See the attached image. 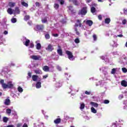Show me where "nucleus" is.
Wrapping results in <instances>:
<instances>
[{"instance_id":"obj_24","label":"nucleus","mask_w":127,"mask_h":127,"mask_svg":"<svg viewBox=\"0 0 127 127\" xmlns=\"http://www.w3.org/2000/svg\"><path fill=\"white\" fill-rule=\"evenodd\" d=\"M121 85H122V86H123L124 87H127V82L126 80H123L121 82Z\"/></svg>"},{"instance_id":"obj_43","label":"nucleus","mask_w":127,"mask_h":127,"mask_svg":"<svg viewBox=\"0 0 127 127\" xmlns=\"http://www.w3.org/2000/svg\"><path fill=\"white\" fill-rule=\"evenodd\" d=\"M54 7L56 8V9H57L59 8V4L58 3H55L54 4Z\"/></svg>"},{"instance_id":"obj_62","label":"nucleus","mask_w":127,"mask_h":127,"mask_svg":"<svg viewBox=\"0 0 127 127\" xmlns=\"http://www.w3.org/2000/svg\"><path fill=\"white\" fill-rule=\"evenodd\" d=\"M122 22L123 24H126V23H127V20L126 19H124L123 20Z\"/></svg>"},{"instance_id":"obj_2","label":"nucleus","mask_w":127,"mask_h":127,"mask_svg":"<svg viewBox=\"0 0 127 127\" xmlns=\"http://www.w3.org/2000/svg\"><path fill=\"white\" fill-rule=\"evenodd\" d=\"M65 54L68 56V59L70 60V61H74L75 60V57L73 56V53L69 51H66Z\"/></svg>"},{"instance_id":"obj_1","label":"nucleus","mask_w":127,"mask_h":127,"mask_svg":"<svg viewBox=\"0 0 127 127\" xmlns=\"http://www.w3.org/2000/svg\"><path fill=\"white\" fill-rule=\"evenodd\" d=\"M23 43L25 46L28 47L29 48H34V44L33 43H30V40L27 39L26 37L23 38Z\"/></svg>"},{"instance_id":"obj_19","label":"nucleus","mask_w":127,"mask_h":127,"mask_svg":"<svg viewBox=\"0 0 127 127\" xmlns=\"http://www.w3.org/2000/svg\"><path fill=\"white\" fill-rule=\"evenodd\" d=\"M61 122V119L60 118H58L55 120H54V123L56 124V125L58 124H60Z\"/></svg>"},{"instance_id":"obj_5","label":"nucleus","mask_w":127,"mask_h":127,"mask_svg":"<svg viewBox=\"0 0 127 127\" xmlns=\"http://www.w3.org/2000/svg\"><path fill=\"white\" fill-rule=\"evenodd\" d=\"M86 13H87V8H86V7H84L79 12V14H81V15H85Z\"/></svg>"},{"instance_id":"obj_10","label":"nucleus","mask_w":127,"mask_h":127,"mask_svg":"<svg viewBox=\"0 0 127 127\" xmlns=\"http://www.w3.org/2000/svg\"><path fill=\"white\" fill-rule=\"evenodd\" d=\"M7 85L8 89H11V88H13V83H12V81L8 82Z\"/></svg>"},{"instance_id":"obj_17","label":"nucleus","mask_w":127,"mask_h":127,"mask_svg":"<svg viewBox=\"0 0 127 127\" xmlns=\"http://www.w3.org/2000/svg\"><path fill=\"white\" fill-rule=\"evenodd\" d=\"M32 79L33 81H34V82H36V81L38 80V76L36 75H33L32 76Z\"/></svg>"},{"instance_id":"obj_14","label":"nucleus","mask_w":127,"mask_h":127,"mask_svg":"<svg viewBox=\"0 0 127 127\" xmlns=\"http://www.w3.org/2000/svg\"><path fill=\"white\" fill-rule=\"evenodd\" d=\"M70 2H72L75 5H79L80 3L78 2L77 0H68Z\"/></svg>"},{"instance_id":"obj_20","label":"nucleus","mask_w":127,"mask_h":127,"mask_svg":"<svg viewBox=\"0 0 127 127\" xmlns=\"http://www.w3.org/2000/svg\"><path fill=\"white\" fill-rule=\"evenodd\" d=\"M8 13L9 14H12V13H14V10H12V9L11 8H9L7 10Z\"/></svg>"},{"instance_id":"obj_21","label":"nucleus","mask_w":127,"mask_h":127,"mask_svg":"<svg viewBox=\"0 0 127 127\" xmlns=\"http://www.w3.org/2000/svg\"><path fill=\"white\" fill-rule=\"evenodd\" d=\"M4 104L6 106H8L10 104V100L8 99H6L5 100Z\"/></svg>"},{"instance_id":"obj_44","label":"nucleus","mask_w":127,"mask_h":127,"mask_svg":"<svg viewBox=\"0 0 127 127\" xmlns=\"http://www.w3.org/2000/svg\"><path fill=\"white\" fill-rule=\"evenodd\" d=\"M101 59H102V60H105V61H107V59H108V58L106 56V57L102 56L101 57Z\"/></svg>"},{"instance_id":"obj_56","label":"nucleus","mask_w":127,"mask_h":127,"mask_svg":"<svg viewBox=\"0 0 127 127\" xmlns=\"http://www.w3.org/2000/svg\"><path fill=\"white\" fill-rule=\"evenodd\" d=\"M35 5H36V6H38V7H39L40 5V3L38 2H36L35 3Z\"/></svg>"},{"instance_id":"obj_18","label":"nucleus","mask_w":127,"mask_h":127,"mask_svg":"<svg viewBox=\"0 0 127 127\" xmlns=\"http://www.w3.org/2000/svg\"><path fill=\"white\" fill-rule=\"evenodd\" d=\"M75 26H79V27H81L82 26V23H81V20H77L76 23L75 24Z\"/></svg>"},{"instance_id":"obj_53","label":"nucleus","mask_w":127,"mask_h":127,"mask_svg":"<svg viewBox=\"0 0 127 127\" xmlns=\"http://www.w3.org/2000/svg\"><path fill=\"white\" fill-rule=\"evenodd\" d=\"M85 94L86 95H91V91H86L85 92Z\"/></svg>"},{"instance_id":"obj_58","label":"nucleus","mask_w":127,"mask_h":127,"mask_svg":"<svg viewBox=\"0 0 127 127\" xmlns=\"http://www.w3.org/2000/svg\"><path fill=\"white\" fill-rule=\"evenodd\" d=\"M123 98H124L123 95H121L119 96V99H120V100H121V99H123Z\"/></svg>"},{"instance_id":"obj_12","label":"nucleus","mask_w":127,"mask_h":127,"mask_svg":"<svg viewBox=\"0 0 127 127\" xmlns=\"http://www.w3.org/2000/svg\"><path fill=\"white\" fill-rule=\"evenodd\" d=\"M40 81H41V79H40L39 81L37 82L36 84V88H37V89H40V88H41V82Z\"/></svg>"},{"instance_id":"obj_34","label":"nucleus","mask_w":127,"mask_h":127,"mask_svg":"<svg viewBox=\"0 0 127 127\" xmlns=\"http://www.w3.org/2000/svg\"><path fill=\"white\" fill-rule=\"evenodd\" d=\"M17 90H18V92H19V93H22L23 92V89L20 86H19L18 87Z\"/></svg>"},{"instance_id":"obj_4","label":"nucleus","mask_w":127,"mask_h":127,"mask_svg":"<svg viewBox=\"0 0 127 127\" xmlns=\"http://www.w3.org/2000/svg\"><path fill=\"white\" fill-rule=\"evenodd\" d=\"M8 72H9V70H8V68H7V67H5L2 69L1 74L3 76H4L5 75H6V74H7Z\"/></svg>"},{"instance_id":"obj_41","label":"nucleus","mask_w":127,"mask_h":127,"mask_svg":"<svg viewBox=\"0 0 127 127\" xmlns=\"http://www.w3.org/2000/svg\"><path fill=\"white\" fill-rule=\"evenodd\" d=\"M75 33L76 34H77V35H79L80 34V32H79V30L77 28H75Z\"/></svg>"},{"instance_id":"obj_61","label":"nucleus","mask_w":127,"mask_h":127,"mask_svg":"<svg viewBox=\"0 0 127 127\" xmlns=\"http://www.w3.org/2000/svg\"><path fill=\"white\" fill-rule=\"evenodd\" d=\"M22 126V124H21V123H19V124H18L17 125V127H20Z\"/></svg>"},{"instance_id":"obj_48","label":"nucleus","mask_w":127,"mask_h":127,"mask_svg":"<svg viewBox=\"0 0 127 127\" xmlns=\"http://www.w3.org/2000/svg\"><path fill=\"white\" fill-rule=\"evenodd\" d=\"M111 46H112V47H115V46H116V43L115 42H112L111 43Z\"/></svg>"},{"instance_id":"obj_7","label":"nucleus","mask_w":127,"mask_h":127,"mask_svg":"<svg viewBox=\"0 0 127 127\" xmlns=\"http://www.w3.org/2000/svg\"><path fill=\"white\" fill-rule=\"evenodd\" d=\"M57 53L60 55V56H62L63 55V51H62V49L60 46H58Z\"/></svg>"},{"instance_id":"obj_60","label":"nucleus","mask_w":127,"mask_h":127,"mask_svg":"<svg viewBox=\"0 0 127 127\" xmlns=\"http://www.w3.org/2000/svg\"><path fill=\"white\" fill-rule=\"evenodd\" d=\"M31 75H32L31 72H29L28 73V76L29 77V78H31Z\"/></svg>"},{"instance_id":"obj_57","label":"nucleus","mask_w":127,"mask_h":127,"mask_svg":"<svg viewBox=\"0 0 127 127\" xmlns=\"http://www.w3.org/2000/svg\"><path fill=\"white\" fill-rule=\"evenodd\" d=\"M48 77V74H46L45 75L43 76V79H46Z\"/></svg>"},{"instance_id":"obj_38","label":"nucleus","mask_w":127,"mask_h":127,"mask_svg":"<svg viewBox=\"0 0 127 127\" xmlns=\"http://www.w3.org/2000/svg\"><path fill=\"white\" fill-rule=\"evenodd\" d=\"M8 121V119L6 117H4L3 118V122H4V123H7V121Z\"/></svg>"},{"instance_id":"obj_45","label":"nucleus","mask_w":127,"mask_h":127,"mask_svg":"<svg viewBox=\"0 0 127 127\" xmlns=\"http://www.w3.org/2000/svg\"><path fill=\"white\" fill-rule=\"evenodd\" d=\"M122 71L123 73H127V69L126 67H123L122 68Z\"/></svg>"},{"instance_id":"obj_25","label":"nucleus","mask_w":127,"mask_h":127,"mask_svg":"<svg viewBox=\"0 0 127 127\" xmlns=\"http://www.w3.org/2000/svg\"><path fill=\"white\" fill-rule=\"evenodd\" d=\"M117 70H118V68H113L111 72V74L115 75Z\"/></svg>"},{"instance_id":"obj_23","label":"nucleus","mask_w":127,"mask_h":127,"mask_svg":"<svg viewBox=\"0 0 127 127\" xmlns=\"http://www.w3.org/2000/svg\"><path fill=\"white\" fill-rule=\"evenodd\" d=\"M34 72L36 74H42V71H41V70L39 69L34 70Z\"/></svg>"},{"instance_id":"obj_51","label":"nucleus","mask_w":127,"mask_h":127,"mask_svg":"<svg viewBox=\"0 0 127 127\" xmlns=\"http://www.w3.org/2000/svg\"><path fill=\"white\" fill-rule=\"evenodd\" d=\"M59 1L60 2L61 4H64V2H65L64 0H59Z\"/></svg>"},{"instance_id":"obj_42","label":"nucleus","mask_w":127,"mask_h":127,"mask_svg":"<svg viewBox=\"0 0 127 127\" xmlns=\"http://www.w3.org/2000/svg\"><path fill=\"white\" fill-rule=\"evenodd\" d=\"M93 38L94 40V41H97V35L96 34H93Z\"/></svg>"},{"instance_id":"obj_22","label":"nucleus","mask_w":127,"mask_h":127,"mask_svg":"<svg viewBox=\"0 0 127 127\" xmlns=\"http://www.w3.org/2000/svg\"><path fill=\"white\" fill-rule=\"evenodd\" d=\"M80 109L81 111H83V109H85V104L84 103H80Z\"/></svg>"},{"instance_id":"obj_27","label":"nucleus","mask_w":127,"mask_h":127,"mask_svg":"<svg viewBox=\"0 0 127 127\" xmlns=\"http://www.w3.org/2000/svg\"><path fill=\"white\" fill-rule=\"evenodd\" d=\"M105 22L106 24H109L111 22V19L110 18H107L105 19Z\"/></svg>"},{"instance_id":"obj_54","label":"nucleus","mask_w":127,"mask_h":127,"mask_svg":"<svg viewBox=\"0 0 127 127\" xmlns=\"http://www.w3.org/2000/svg\"><path fill=\"white\" fill-rule=\"evenodd\" d=\"M96 116H97L98 118H101V117H102V114L101 113H98L96 114Z\"/></svg>"},{"instance_id":"obj_47","label":"nucleus","mask_w":127,"mask_h":127,"mask_svg":"<svg viewBox=\"0 0 127 127\" xmlns=\"http://www.w3.org/2000/svg\"><path fill=\"white\" fill-rule=\"evenodd\" d=\"M68 9H69V10H70V11H71V12H73V7H72V6H69L68 7Z\"/></svg>"},{"instance_id":"obj_46","label":"nucleus","mask_w":127,"mask_h":127,"mask_svg":"<svg viewBox=\"0 0 127 127\" xmlns=\"http://www.w3.org/2000/svg\"><path fill=\"white\" fill-rule=\"evenodd\" d=\"M29 18H30L29 15H26L24 17V20H28Z\"/></svg>"},{"instance_id":"obj_26","label":"nucleus","mask_w":127,"mask_h":127,"mask_svg":"<svg viewBox=\"0 0 127 127\" xmlns=\"http://www.w3.org/2000/svg\"><path fill=\"white\" fill-rule=\"evenodd\" d=\"M19 9L18 7H16L15 8V10H14V14H15L16 13H17L18 14H19Z\"/></svg>"},{"instance_id":"obj_32","label":"nucleus","mask_w":127,"mask_h":127,"mask_svg":"<svg viewBox=\"0 0 127 127\" xmlns=\"http://www.w3.org/2000/svg\"><path fill=\"white\" fill-rule=\"evenodd\" d=\"M21 4L23 5V6H25L26 7H27L28 6V4L27 3L24 2V1H22L21 2Z\"/></svg>"},{"instance_id":"obj_31","label":"nucleus","mask_w":127,"mask_h":127,"mask_svg":"<svg viewBox=\"0 0 127 127\" xmlns=\"http://www.w3.org/2000/svg\"><path fill=\"white\" fill-rule=\"evenodd\" d=\"M91 12L92 13H94V12H96V8H95V7L92 6L91 8Z\"/></svg>"},{"instance_id":"obj_6","label":"nucleus","mask_w":127,"mask_h":127,"mask_svg":"<svg viewBox=\"0 0 127 127\" xmlns=\"http://www.w3.org/2000/svg\"><path fill=\"white\" fill-rule=\"evenodd\" d=\"M0 84L1 85L2 88H3V89H7V84H6V83H4V80H0Z\"/></svg>"},{"instance_id":"obj_13","label":"nucleus","mask_w":127,"mask_h":127,"mask_svg":"<svg viewBox=\"0 0 127 127\" xmlns=\"http://www.w3.org/2000/svg\"><path fill=\"white\" fill-rule=\"evenodd\" d=\"M36 49L37 50H40V49H41V44L38 43V42L37 41L36 42Z\"/></svg>"},{"instance_id":"obj_28","label":"nucleus","mask_w":127,"mask_h":127,"mask_svg":"<svg viewBox=\"0 0 127 127\" xmlns=\"http://www.w3.org/2000/svg\"><path fill=\"white\" fill-rule=\"evenodd\" d=\"M91 113H93V114H97V110H96L95 108L93 107H91Z\"/></svg>"},{"instance_id":"obj_40","label":"nucleus","mask_w":127,"mask_h":127,"mask_svg":"<svg viewBox=\"0 0 127 127\" xmlns=\"http://www.w3.org/2000/svg\"><path fill=\"white\" fill-rule=\"evenodd\" d=\"M62 86V84L58 82L56 84V87H57L58 88H60V87H61Z\"/></svg>"},{"instance_id":"obj_36","label":"nucleus","mask_w":127,"mask_h":127,"mask_svg":"<svg viewBox=\"0 0 127 127\" xmlns=\"http://www.w3.org/2000/svg\"><path fill=\"white\" fill-rule=\"evenodd\" d=\"M2 40V32H0V44Z\"/></svg>"},{"instance_id":"obj_29","label":"nucleus","mask_w":127,"mask_h":127,"mask_svg":"<svg viewBox=\"0 0 127 127\" xmlns=\"http://www.w3.org/2000/svg\"><path fill=\"white\" fill-rule=\"evenodd\" d=\"M15 5V3L13 2H9V6L10 7H13Z\"/></svg>"},{"instance_id":"obj_37","label":"nucleus","mask_w":127,"mask_h":127,"mask_svg":"<svg viewBox=\"0 0 127 127\" xmlns=\"http://www.w3.org/2000/svg\"><path fill=\"white\" fill-rule=\"evenodd\" d=\"M75 43L78 44V43H80V39L79 38H76L74 40Z\"/></svg>"},{"instance_id":"obj_11","label":"nucleus","mask_w":127,"mask_h":127,"mask_svg":"<svg viewBox=\"0 0 127 127\" xmlns=\"http://www.w3.org/2000/svg\"><path fill=\"white\" fill-rule=\"evenodd\" d=\"M44 26L43 25H38L36 26V29L38 30H43Z\"/></svg>"},{"instance_id":"obj_50","label":"nucleus","mask_w":127,"mask_h":127,"mask_svg":"<svg viewBox=\"0 0 127 127\" xmlns=\"http://www.w3.org/2000/svg\"><path fill=\"white\" fill-rule=\"evenodd\" d=\"M57 69L59 70V71H61L62 70V68L60 67V66L59 65H57Z\"/></svg>"},{"instance_id":"obj_35","label":"nucleus","mask_w":127,"mask_h":127,"mask_svg":"<svg viewBox=\"0 0 127 127\" xmlns=\"http://www.w3.org/2000/svg\"><path fill=\"white\" fill-rule=\"evenodd\" d=\"M16 21H17V20H16V18H12L11 19V22H12V23H15V22H16Z\"/></svg>"},{"instance_id":"obj_64","label":"nucleus","mask_w":127,"mask_h":127,"mask_svg":"<svg viewBox=\"0 0 127 127\" xmlns=\"http://www.w3.org/2000/svg\"><path fill=\"white\" fill-rule=\"evenodd\" d=\"M124 12L125 14H127V9H124Z\"/></svg>"},{"instance_id":"obj_59","label":"nucleus","mask_w":127,"mask_h":127,"mask_svg":"<svg viewBox=\"0 0 127 127\" xmlns=\"http://www.w3.org/2000/svg\"><path fill=\"white\" fill-rule=\"evenodd\" d=\"M102 15H98V19H99L100 20H102Z\"/></svg>"},{"instance_id":"obj_9","label":"nucleus","mask_w":127,"mask_h":127,"mask_svg":"<svg viewBox=\"0 0 127 127\" xmlns=\"http://www.w3.org/2000/svg\"><path fill=\"white\" fill-rule=\"evenodd\" d=\"M85 22H86V24L89 25V26H92V25H93V21L91 20H87V21L84 20L83 23H85Z\"/></svg>"},{"instance_id":"obj_33","label":"nucleus","mask_w":127,"mask_h":127,"mask_svg":"<svg viewBox=\"0 0 127 127\" xmlns=\"http://www.w3.org/2000/svg\"><path fill=\"white\" fill-rule=\"evenodd\" d=\"M120 35H118L117 36H116V37L122 38V37H123V36H124L123 35V31H120Z\"/></svg>"},{"instance_id":"obj_16","label":"nucleus","mask_w":127,"mask_h":127,"mask_svg":"<svg viewBox=\"0 0 127 127\" xmlns=\"http://www.w3.org/2000/svg\"><path fill=\"white\" fill-rule=\"evenodd\" d=\"M49 69L50 68L47 65H45L43 67V70L45 72H49Z\"/></svg>"},{"instance_id":"obj_49","label":"nucleus","mask_w":127,"mask_h":127,"mask_svg":"<svg viewBox=\"0 0 127 127\" xmlns=\"http://www.w3.org/2000/svg\"><path fill=\"white\" fill-rule=\"evenodd\" d=\"M45 38L46 39H49L50 38V36L49 35V34H47L45 35Z\"/></svg>"},{"instance_id":"obj_3","label":"nucleus","mask_w":127,"mask_h":127,"mask_svg":"<svg viewBox=\"0 0 127 127\" xmlns=\"http://www.w3.org/2000/svg\"><path fill=\"white\" fill-rule=\"evenodd\" d=\"M30 58L33 60L40 61L42 60L41 56L39 55H32L30 56Z\"/></svg>"},{"instance_id":"obj_63","label":"nucleus","mask_w":127,"mask_h":127,"mask_svg":"<svg viewBox=\"0 0 127 127\" xmlns=\"http://www.w3.org/2000/svg\"><path fill=\"white\" fill-rule=\"evenodd\" d=\"M23 127H28V126H27V124H24L23 125Z\"/></svg>"},{"instance_id":"obj_52","label":"nucleus","mask_w":127,"mask_h":127,"mask_svg":"<svg viewBox=\"0 0 127 127\" xmlns=\"http://www.w3.org/2000/svg\"><path fill=\"white\" fill-rule=\"evenodd\" d=\"M66 19H63L61 21V23L64 24V23H66Z\"/></svg>"},{"instance_id":"obj_55","label":"nucleus","mask_w":127,"mask_h":127,"mask_svg":"<svg viewBox=\"0 0 127 127\" xmlns=\"http://www.w3.org/2000/svg\"><path fill=\"white\" fill-rule=\"evenodd\" d=\"M109 103H110V101H109L108 100H105L104 101V104H109Z\"/></svg>"},{"instance_id":"obj_8","label":"nucleus","mask_w":127,"mask_h":127,"mask_svg":"<svg viewBox=\"0 0 127 127\" xmlns=\"http://www.w3.org/2000/svg\"><path fill=\"white\" fill-rule=\"evenodd\" d=\"M46 50H47L48 51H50L51 52L53 50H54V48H53V46L51 44H49L48 47L46 48Z\"/></svg>"},{"instance_id":"obj_30","label":"nucleus","mask_w":127,"mask_h":127,"mask_svg":"<svg viewBox=\"0 0 127 127\" xmlns=\"http://www.w3.org/2000/svg\"><path fill=\"white\" fill-rule=\"evenodd\" d=\"M48 18L45 17L43 19H42V23H47V19Z\"/></svg>"},{"instance_id":"obj_39","label":"nucleus","mask_w":127,"mask_h":127,"mask_svg":"<svg viewBox=\"0 0 127 127\" xmlns=\"http://www.w3.org/2000/svg\"><path fill=\"white\" fill-rule=\"evenodd\" d=\"M6 113L9 115L11 113V110L9 109H6Z\"/></svg>"},{"instance_id":"obj_15","label":"nucleus","mask_w":127,"mask_h":127,"mask_svg":"<svg viewBox=\"0 0 127 127\" xmlns=\"http://www.w3.org/2000/svg\"><path fill=\"white\" fill-rule=\"evenodd\" d=\"M90 105L92 107H94V108H98V107H99V104L96 102H91Z\"/></svg>"}]
</instances>
